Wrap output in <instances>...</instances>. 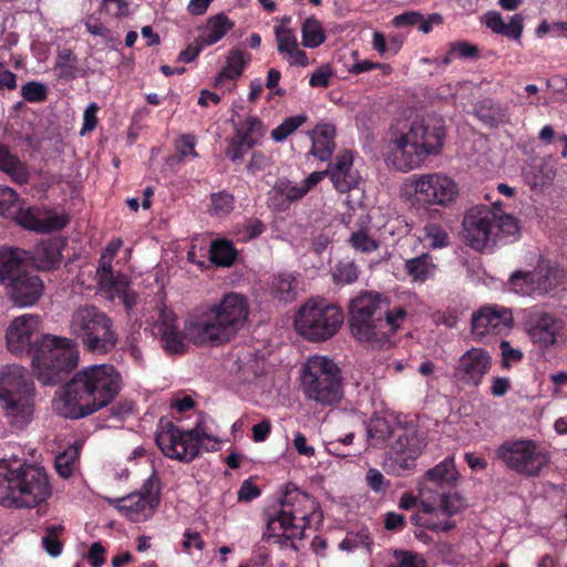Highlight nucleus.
<instances>
[{"instance_id":"nucleus-1","label":"nucleus","mask_w":567,"mask_h":567,"mask_svg":"<svg viewBox=\"0 0 567 567\" xmlns=\"http://www.w3.org/2000/svg\"><path fill=\"white\" fill-rule=\"evenodd\" d=\"M249 316L247 298L237 292L226 293L218 303L185 323V332L178 330L176 316L166 307H159L152 333L158 338L163 349L171 354L186 350L185 338L195 344H223L237 334Z\"/></svg>"},{"instance_id":"nucleus-2","label":"nucleus","mask_w":567,"mask_h":567,"mask_svg":"<svg viewBox=\"0 0 567 567\" xmlns=\"http://www.w3.org/2000/svg\"><path fill=\"white\" fill-rule=\"evenodd\" d=\"M40 317H17L6 332L8 350L31 359L38 380L44 385L64 381L78 367L80 353L74 340L54 334H39Z\"/></svg>"},{"instance_id":"nucleus-3","label":"nucleus","mask_w":567,"mask_h":567,"mask_svg":"<svg viewBox=\"0 0 567 567\" xmlns=\"http://www.w3.org/2000/svg\"><path fill=\"white\" fill-rule=\"evenodd\" d=\"M122 389V377L112 364H92L78 371L53 404L66 419H81L107 406Z\"/></svg>"},{"instance_id":"nucleus-4","label":"nucleus","mask_w":567,"mask_h":567,"mask_svg":"<svg viewBox=\"0 0 567 567\" xmlns=\"http://www.w3.org/2000/svg\"><path fill=\"white\" fill-rule=\"evenodd\" d=\"M408 306L374 290L361 291L349 305L351 334L360 342L385 343L408 318Z\"/></svg>"},{"instance_id":"nucleus-5","label":"nucleus","mask_w":567,"mask_h":567,"mask_svg":"<svg viewBox=\"0 0 567 567\" xmlns=\"http://www.w3.org/2000/svg\"><path fill=\"white\" fill-rule=\"evenodd\" d=\"M445 128L441 118H426L411 123L406 132L391 130L386 157L402 172L419 167L429 156L443 147Z\"/></svg>"},{"instance_id":"nucleus-6","label":"nucleus","mask_w":567,"mask_h":567,"mask_svg":"<svg viewBox=\"0 0 567 567\" xmlns=\"http://www.w3.org/2000/svg\"><path fill=\"white\" fill-rule=\"evenodd\" d=\"M0 504L33 508L51 496V484L43 467L20 460H0Z\"/></svg>"},{"instance_id":"nucleus-7","label":"nucleus","mask_w":567,"mask_h":567,"mask_svg":"<svg viewBox=\"0 0 567 567\" xmlns=\"http://www.w3.org/2000/svg\"><path fill=\"white\" fill-rule=\"evenodd\" d=\"M518 233L517 219L503 213L499 203H495L493 207L476 205L464 214V240L475 250H484L497 243H512L516 240Z\"/></svg>"},{"instance_id":"nucleus-8","label":"nucleus","mask_w":567,"mask_h":567,"mask_svg":"<svg viewBox=\"0 0 567 567\" xmlns=\"http://www.w3.org/2000/svg\"><path fill=\"white\" fill-rule=\"evenodd\" d=\"M318 504L309 494L289 485L280 499L278 515L268 519L264 537L281 546L292 544V539L305 538V530L316 515Z\"/></svg>"},{"instance_id":"nucleus-9","label":"nucleus","mask_w":567,"mask_h":567,"mask_svg":"<svg viewBox=\"0 0 567 567\" xmlns=\"http://www.w3.org/2000/svg\"><path fill=\"white\" fill-rule=\"evenodd\" d=\"M70 333L86 352L96 355L111 353L118 342L113 319L94 305H82L72 312Z\"/></svg>"},{"instance_id":"nucleus-10","label":"nucleus","mask_w":567,"mask_h":567,"mask_svg":"<svg viewBox=\"0 0 567 567\" xmlns=\"http://www.w3.org/2000/svg\"><path fill=\"white\" fill-rule=\"evenodd\" d=\"M34 385L28 370L10 364L0 370V401L11 423L22 427L33 414Z\"/></svg>"},{"instance_id":"nucleus-11","label":"nucleus","mask_w":567,"mask_h":567,"mask_svg":"<svg viewBox=\"0 0 567 567\" xmlns=\"http://www.w3.org/2000/svg\"><path fill=\"white\" fill-rule=\"evenodd\" d=\"M343 321L344 313L340 306L324 298H310L299 308L295 329L308 341L322 342L334 337Z\"/></svg>"},{"instance_id":"nucleus-12","label":"nucleus","mask_w":567,"mask_h":567,"mask_svg":"<svg viewBox=\"0 0 567 567\" xmlns=\"http://www.w3.org/2000/svg\"><path fill=\"white\" fill-rule=\"evenodd\" d=\"M301 388L306 399L329 406L343 395L341 371L326 357H312L302 368Z\"/></svg>"},{"instance_id":"nucleus-13","label":"nucleus","mask_w":567,"mask_h":567,"mask_svg":"<svg viewBox=\"0 0 567 567\" xmlns=\"http://www.w3.org/2000/svg\"><path fill=\"white\" fill-rule=\"evenodd\" d=\"M496 458L524 477H538L550 462L549 452L529 439L504 441L495 450Z\"/></svg>"},{"instance_id":"nucleus-14","label":"nucleus","mask_w":567,"mask_h":567,"mask_svg":"<svg viewBox=\"0 0 567 567\" xmlns=\"http://www.w3.org/2000/svg\"><path fill=\"white\" fill-rule=\"evenodd\" d=\"M204 440H212V436L199 427L182 430L172 421H159L155 442L162 453L172 460L189 463L199 453Z\"/></svg>"},{"instance_id":"nucleus-15","label":"nucleus","mask_w":567,"mask_h":567,"mask_svg":"<svg viewBox=\"0 0 567 567\" xmlns=\"http://www.w3.org/2000/svg\"><path fill=\"white\" fill-rule=\"evenodd\" d=\"M425 446V435L415 424H395L394 440L390 443L385 462L388 472L400 476L403 472L413 470Z\"/></svg>"},{"instance_id":"nucleus-16","label":"nucleus","mask_w":567,"mask_h":567,"mask_svg":"<svg viewBox=\"0 0 567 567\" xmlns=\"http://www.w3.org/2000/svg\"><path fill=\"white\" fill-rule=\"evenodd\" d=\"M411 185L416 200L424 205L447 207L460 192L457 183L444 173L413 175Z\"/></svg>"},{"instance_id":"nucleus-17","label":"nucleus","mask_w":567,"mask_h":567,"mask_svg":"<svg viewBox=\"0 0 567 567\" xmlns=\"http://www.w3.org/2000/svg\"><path fill=\"white\" fill-rule=\"evenodd\" d=\"M116 508L127 519L140 523L150 519L161 503L159 487L150 477L140 492L118 498Z\"/></svg>"},{"instance_id":"nucleus-18","label":"nucleus","mask_w":567,"mask_h":567,"mask_svg":"<svg viewBox=\"0 0 567 567\" xmlns=\"http://www.w3.org/2000/svg\"><path fill=\"white\" fill-rule=\"evenodd\" d=\"M524 324L527 336L539 349L554 346L564 328L561 319L539 308L525 311Z\"/></svg>"},{"instance_id":"nucleus-19","label":"nucleus","mask_w":567,"mask_h":567,"mask_svg":"<svg viewBox=\"0 0 567 567\" xmlns=\"http://www.w3.org/2000/svg\"><path fill=\"white\" fill-rule=\"evenodd\" d=\"M514 327L511 308L492 303L481 307L472 315V330L475 334H507Z\"/></svg>"},{"instance_id":"nucleus-20","label":"nucleus","mask_w":567,"mask_h":567,"mask_svg":"<svg viewBox=\"0 0 567 567\" xmlns=\"http://www.w3.org/2000/svg\"><path fill=\"white\" fill-rule=\"evenodd\" d=\"M492 368V357L483 348H471L458 359L453 375L464 385L477 388Z\"/></svg>"},{"instance_id":"nucleus-21","label":"nucleus","mask_w":567,"mask_h":567,"mask_svg":"<svg viewBox=\"0 0 567 567\" xmlns=\"http://www.w3.org/2000/svg\"><path fill=\"white\" fill-rule=\"evenodd\" d=\"M458 480L454 456H447L434 467L427 470L420 482L423 497L435 495L445 489H454Z\"/></svg>"},{"instance_id":"nucleus-22","label":"nucleus","mask_w":567,"mask_h":567,"mask_svg":"<svg viewBox=\"0 0 567 567\" xmlns=\"http://www.w3.org/2000/svg\"><path fill=\"white\" fill-rule=\"evenodd\" d=\"M353 153L344 150L328 166L329 177L339 193H348L359 187L362 181L358 169L353 167Z\"/></svg>"},{"instance_id":"nucleus-23","label":"nucleus","mask_w":567,"mask_h":567,"mask_svg":"<svg viewBox=\"0 0 567 567\" xmlns=\"http://www.w3.org/2000/svg\"><path fill=\"white\" fill-rule=\"evenodd\" d=\"M11 217L23 228L40 234L60 231L65 228L70 221L66 215H51L45 218H40V212L35 207L21 208L19 205Z\"/></svg>"},{"instance_id":"nucleus-24","label":"nucleus","mask_w":567,"mask_h":567,"mask_svg":"<svg viewBox=\"0 0 567 567\" xmlns=\"http://www.w3.org/2000/svg\"><path fill=\"white\" fill-rule=\"evenodd\" d=\"M106 279H101L99 289L105 297L113 301L116 298L123 303L127 316H132L134 307L137 305L138 295L131 289V281L128 277L122 272H116L112 276L110 282Z\"/></svg>"},{"instance_id":"nucleus-25","label":"nucleus","mask_w":567,"mask_h":567,"mask_svg":"<svg viewBox=\"0 0 567 567\" xmlns=\"http://www.w3.org/2000/svg\"><path fill=\"white\" fill-rule=\"evenodd\" d=\"M11 286V298L14 303L29 307L38 302L42 295L43 284L39 276L28 272H22L17 276Z\"/></svg>"},{"instance_id":"nucleus-26","label":"nucleus","mask_w":567,"mask_h":567,"mask_svg":"<svg viewBox=\"0 0 567 567\" xmlns=\"http://www.w3.org/2000/svg\"><path fill=\"white\" fill-rule=\"evenodd\" d=\"M312 142L310 154L320 161H327L331 157L336 147V127L332 124H318L311 132Z\"/></svg>"},{"instance_id":"nucleus-27","label":"nucleus","mask_w":567,"mask_h":567,"mask_svg":"<svg viewBox=\"0 0 567 567\" xmlns=\"http://www.w3.org/2000/svg\"><path fill=\"white\" fill-rule=\"evenodd\" d=\"M63 241L60 239H50L39 243L33 252L35 266L43 271H50L59 268L62 262Z\"/></svg>"},{"instance_id":"nucleus-28","label":"nucleus","mask_w":567,"mask_h":567,"mask_svg":"<svg viewBox=\"0 0 567 567\" xmlns=\"http://www.w3.org/2000/svg\"><path fill=\"white\" fill-rule=\"evenodd\" d=\"M485 23L494 33L512 40H519L524 30V18L520 13L514 14L506 23L497 11H489L485 16Z\"/></svg>"},{"instance_id":"nucleus-29","label":"nucleus","mask_w":567,"mask_h":567,"mask_svg":"<svg viewBox=\"0 0 567 567\" xmlns=\"http://www.w3.org/2000/svg\"><path fill=\"white\" fill-rule=\"evenodd\" d=\"M271 205L277 210H286L291 203L303 198L306 195L300 184H295L287 178H280L274 186Z\"/></svg>"},{"instance_id":"nucleus-30","label":"nucleus","mask_w":567,"mask_h":567,"mask_svg":"<svg viewBox=\"0 0 567 567\" xmlns=\"http://www.w3.org/2000/svg\"><path fill=\"white\" fill-rule=\"evenodd\" d=\"M0 171L7 174L10 179L19 185L29 182L30 173L27 166L12 154L7 145L0 143Z\"/></svg>"},{"instance_id":"nucleus-31","label":"nucleus","mask_w":567,"mask_h":567,"mask_svg":"<svg viewBox=\"0 0 567 567\" xmlns=\"http://www.w3.org/2000/svg\"><path fill=\"white\" fill-rule=\"evenodd\" d=\"M234 22L225 14L218 13L208 18L206 24L200 30L199 40L206 47L220 41L233 28Z\"/></svg>"},{"instance_id":"nucleus-32","label":"nucleus","mask_w":567,"mask_h":567,"mask_svg":"<svg viewBox=\"0 0 567 567\" xmlns=\"http://www.w3.org/2000/svg\"><path fill=\"white\" fill-rule=\"evenodd\" d=\"M251 61V54L238 48L229 51L226 60V65L220 70L216 80L223 79L237 80L244 73V70Z\"/></svg>"},{"instance_id":"nucleus-33","label":"nucleus","mask_w":567,"mask_h":567,"mask_svg":"<svg viewBox=\"0 0 567 567\" xmlns=\"http://www.w3.org/2000/svg\"><path fill=\"white\" fill-rule=\"evenodd\" d=\"M442 17L440 14H432L429 19L417 11H405L395 16L391 20V24L395 28L416 27L423 33H430L434 23H441Z\"/></svg>"},{"instance_id":"nucleus-34","label":"nucleus","mask_w":567,"mask_h":567,"mask_svg":"<svg viewBox=\"0 0 567 567\" xmlns=\"http://www.w3.org/2000/svg\"><path fill=\"white\" fill-rule=\"evenodd\" d=\"M238 258V250L231 240L221 238L210 243L209 259L218 267H231Z\"/></svg>"},{"instance_id":"nucleus-35","label":"nucleus","mask_w":567,"mask_h":567,"mask_svg":"<svg viewBox=\"0 0 567 567\" xmlns=\"http://www.w3.org/2000/svg\"><path fill=\"white\" fill-rule=\"evenodd\" d=\"M476 116L485 124L489 126H497L507 120V106L493 101L492 99H485L477 103L475 107Z\"/></svg>"},{"instance_id":"nucleus-36","label":"nucleus","mask_w":567,"mask_h":567,"mask_svg":"<svg viewBox=\"0 0 567 567\" xmlns=\"http://www.w3.org/2000/svg\"><path fill=\"white\" fill-rule=\"evenodd\" d=\"M435 268L436 267L433 262V257L427 252L414 258L406 259L404 264L406 275L413 281L420 282H424L431 278L435 271Z\"/></svg>"},{"instance_id":"nucleus-37","label":"nucleus","mask_w":567,"mask_h":567,"mask_svg":"<svg viewBox=\"0 0 567 567\" xmlns=\"http://www.w3.org/2000/svg\"><path fill=\"white\" fill-rule=\"evenodd\" d=\"M537 295H545L560 285L563 270L557 266L538 265L534 270Z\"/></svg>"},{"instance_id":"nucleus-38","label":"nucleus","mask_w":567,"mask_h":567,"mask_svg":"<svg viewBox=\"0 0 567 567\" xmlns=\"http://www.w3.org/2000/svg\"><path fill=\"white\" fill-rule=\"evenodd\" d=\"M22 258L20 250L16 248L0 249V282L9 284L21 275Z\"/></svg>"},{"instance_id":"nucleus-39","label":"nucleus","mask_w":567,"mask_h":567,"mask_svg":"<svg viewBox=\"0 0 567 567\" xmlns=\"http://www.w3.org/2000/svg\"><path fill=\"white\" fill-rule=\"evenodd\" d=\"M266 128L261 120L257 116L249 115L235 128V135L251 146H256L264 137Z\"/></svg>"},{"instance_id":"nucleus-40","label":"nucleus","mask_w":567,"mask_h":567,"mask_svg":"<svg viewBox=\"0 0 567 567\" xmlns=\"http://www.w3.org/2000/svg\"><path fill=\"white\" fill-rule=\"evenodd\" d=\"M429 501L439 502L440 511L451 517L466 507L464 498L454 489H445L435 495H429Z\"/></svg>"},{"instance_id":"nucleus-41","label":"nucleus","mask_w":567,"mask_h":567,"mask_svg":"<svg viewBox=\"0 0 567 567\" xmlns=\"http://www.w3.org/2000/svg\"><path fill=\"white\" fill-rule=\"evenodd\" d=\"M302 45L306 48H318L326 39V32L321 22L315 18H307L301 25Z\"/></svg>"},{"instance_id":"nucleus-42","label":"nucleus","mask_w":567,"mask_h":567,"mask_svg":"<svg viewBox=\"0 0 567 567\" xmlns=\"http://www.w3.org/2000/svg\"><path fill=\"white\" fill-rule=\"evenodd\" d=\"M297 280L292 274L280 272L272 279L271 293L282 301H291L296 297Z\"/></svg>"},{"instance_id":"nucleus-43","label":"nucleus","mask_w":567,"mask_h":567,"mask_svg":"<svg viewBox=\"0 0 567 567\" xmlns=\"http://www.w3.org/2000/svg\"><path fill=\"white\" fill-rule=\"evenodd\" d=\"M507 285L517 295H537L534 271L516 270L511 275Z\"/></svg>"},{"instance_id":"nucleus-44","label":"nucleus","mask_w":567,"mask_h":567,"mask_svg":"<svg viewBox=\"0 0 567 567\" xmlns=\"http://www.w3.org/2000/svg\"><path fill=\"white\" fill-rule=\"evenodd\" d=\"M359 272L354 260L346 258L336 264L332 270V281L336 285H351L358 280Z\"/></svg>"},{"instance_id":"nucleus-45","label":"nucleus","mask_w":567,"mask_h":567,"mask_svg":"<svg viewBox=\"0 0 567 567\" xmlns=\"http://www.w3.org/2000/svg\"><path fill=\"white\" fill-rule=\"evenodd\" d=\"M478 56V48L467 41H456L449 45L447 53L439 64L447 66L454 59H475Z\"/></svg>"},{"instance_id":"nucleus-46","label":"nucleus","mask_w":567,"mask_h":567,"mask_svg":"<svg viewBox=\"0 0 567 567\" xmlns=\"http://www.w3.org/2000/svg\"><path fill=\"white\" fill-rule=\"evenodd\" d=\"M65 530L62 524H52L45 527V535L42 537L41 543L44 550L52 557L61 555L63 543L59 536Z\"/></svg>"},{"instance_id":"nucleus-47","label":"nucleus","mask_w":567,"mask_h":567,"mask_svg":"<svg viewBox=\"0 0 567 567\" xmlns=\"http://www.w3.org/2000/svg\"><path fill=\"white\" fill-rule=\"evenodd\" d=\"M369 437L373 441V445H382L388 439L394 440V426L383 417L371 420L368 426Z\"/></svg>"},{"instance_id":"nucleus-48","label":"nucleus","mask_w":567,"mask_h":567,"mask_svg":"<svg viewBox=\"0 0 567 567\" xmlns=\"http://www.w3.org/2000/svg\"><path fill=\"white\" fill-rule=\"evenodd\" d=\"M235 197L230 193L223 190L210 195L209 213L210 215L224 217L234 209Z\"/></svg>"},{"instance_id":"nucleus-49","label":"nucleus","mask_w":567,"mask_h":567,"mask_svg":"<svg viewBox=\"0 0 567 567\" xmlns=\"http://www.w3.org/2000/svg\"><path fill=\"white\" fill-rule=\"evenodd\" d=\"M308 117L305 114H298L284 120V122L271 131V138L275 142H284L289 135L296 132Z\"/></svg>"},{"instance_id":"nucleus-50","label":"nucleus","mask_w":567,"mask_h":567,"mask_svg":"<svg viewBox=\"0 0 567 567\" xmlns=\"http://www.w3.org/2000/svg\"><path fill=\"white\" fill-rule=\"evenodd\" d=\"M393 558L394 560L388 567H427L424 557L413 550L394 549Z\"/></svg>"},{"instance_id":"nucleus-51","label":"nucleus","mask_w":567,"mask_h":567,"mask_svg":"<svg viewBox=\"0 0 567 567\" xmlns=\"http://www.w3.org/2000/svg\"><path fill=\"white\" fill-rule=\"evenodd\" d=\"M79 457L76 449H69L55 457V470L58 474L64 478L72 475L75 462Z\"/></svg>"},{"instance_id":"nucleus-52","label":"nucleus","mask_w":567,"mask_h":567,"mask_svg":"<svg viewBox=\"0 0 567 567\" xmlns=\"http://www.w3.org/2000/svg\"><path fill=\"white\" fill-rule=\"evenodd\" d=\"M349 244L353 249L360 252L370 254L380 247V243L368 235L364 230H358L351 234Z\"/></svg>"},{"instance_id":"nucleus-53","label":"nucleus","mask_w":567,"mask_h":567,"mask_svg":"<svg viewBox=\"0 0 567 567\" xmlns=\"http://www.w3.org/2000/svg\"><path fill=\"white\" fill-rule=\"evenodd\" d=\"M251 148H254V146L234 135L227 141L225 154L234 164H240L243 163L246 153Z\"/></svg>"},{"instance_id":"nucleus-54","label":"nucleus","mask_w":567,"mask_h":567,"mask_svg":"<svg viewBox=\"0 0 567 567\" xmlns=\"http://www.w3.org/2000/svg\"><path fill=\"white\" fill-rule=\"evenodd\" d=\"M277 50L285 55L298 45L297 37L291 29L284 27L275 28Z\"/></svg>"},{"instance_id":"nucleus-55","label":"nucleus","mask_w":567,"mask_h":567,"mask_svg":"<svg viewBox=\"0 0 567 567\" xmlns=\"http://www.w3.org/2000/svg\"><path fill=\"white\" fill-rule=\"evenodd\" d=\"M21 95L29 103H40L47 100L48 89L43 83L31 81L22 85Z\"/></svg>"},{"instance_id":"nucleus-56","label":"nucleus","mask_w":567,"mask_h":567,"mask_svg":"<svg viewBox=\"0 0 567 567\" xmlns=\"http://www.w3.org/2000/svg\"><path fill=\"white\" fill-rule=\"evenodd\" d=\"M18 194L8 186H0V215L11 217L18 206Z\"/></svg>"},{"instance_id":"nucleus-57","label":"nucleus","mask_w":567,"mask_h":567,"mask_svg":"<svg viewBox=\"0 0 567 567\" xmlns=\"http://www.w3.org/2000/svg\"><path fill=\"white\" fill-rule=\"evenodd\" d=\"M425 237L433 248H443L449 245L447 233L437 224H429L424 228Z\"/></svg>"},{"instance_id":"nucleus-58","label":"nucleus","mask_w":567,"mask_h":567,"mask_svg":"<svg viewBox=\"0 0 567 567\" xmlns=\"http://www.w3.org/2000/svg\"><path fill=\"white\" fill-rule=\"evenodd\" d=\"M270 165V158L261 151H255L251 154L250 161L247 164V173L249 175H257L264 172Z\"/></svg>"},{"instance_id":"nucleus-59","label":"nucleus","mask_w":567,"mask_h":567,"mask_svg":"<svg viewBox=\"0 0 567 567\" xmlns=\"http://www.w3.org/2000/svg\"><path fill=\"white\" fill-rule=\"evenodd\" d=\"M332 71L329 65L318 68L310 76L309 85L312 87H328Z\"/></svg>"},{"instance_id":"nucleus-60","label":"nucleus","mask_w":567,"mask_h":567,"mask_svg":"<svg viewBox=\"0 0 567 567\" xmlns=\"http://www.w3.org/2000/svg\"><path fill=\"white\" fill-rule=\"evenodd\" d=\"M261 494L260 488L250 480H245L237 493V497L239 502H251L252 499L259 497Z\"/></svg>"},{"instance_id":"nucleus-61","label":"nucleus","mask_w":567,"mask_h":567,"mask_svg":"<svg viewBox=\"0 0 567 567\" xmlns=\"http://www.w3.org/2000/svg\"><path fill=\"white\" fill-rule=\"evenodd\" d=\"M377 69H381L384 74H389L392 71V68L389 64L363 60V61L355 62L350 68V73L360 74V73L368 72L371 70H377Z\"/></svg>"},{"instance_id":"nucleus-62","label":"nucleus","mask_w":567,"mask_h":567,"mask_svg":"<svg viewBox=\"0 0 567 567\" xmlns=\"http://www.w3.org/2000/svg\"><path fill=\"white\" fill-rule=\"evenodd\" d=\"M97 111L99 106L96 103H91L84 111L83 114V126L81 128V135H85L92 132L97 125Z\"/></svg>"},{"instance_id":"nucleus-63","label":"nucleus","mask_w":567,"mask_h":567,"mask_svg":"<svg viewBox=\"0 0 567 567\" xmlns=\"http://www.w3.org/2000/svg\"><path fill=\"white\" fill-rule=\"evenodd\" d=\"M365 481L368 486L377 493L383 492L389 484L384 475L377 468H370L367 472Z\"/></svg>"},{"instance_id":"nucleus-64","label":"nucleus","mask_w":567,"mask_h":567,"mask_svg":"<svg viewBox=\"0 0 567 567\" xmlns=\"http://www.w3.org/2000/svg\"><path fill=\"white\" fill-rule=\"evenodd\" d=\"M205 547V542L203 540L200 534L195 530L186 529L184 533V539L182 542V548L184 551L189 553L192 548H196L197 550H203Z\"/></svg>"}]
</instances>
